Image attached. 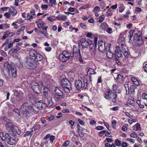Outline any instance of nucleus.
I'll return each instance as SVG.
<instances>
[{"label": "nucleus", "instance_id": "obj_1", "mask_svg": "<svg viewBox=\"0 0 147 147\" xmlns=\"http://www.w3.org/2000/svg\"><path fill=\"white\" fill-rule=\"evenodd\" d=\"M124 38H119L118 40L119 42L121 43L120 47L117 46L115 50L114 57V60L118 65L122 66L123 64L121 61L122 56L121 53L123 54L125 58H128L130 55V53L127 47L123 41Z\"/></svg>", "mask_w": 147, "mask_h": 147}, {"label": "nucleus", "instance_id": "obj_2", "mask_svg": "<svg viewBox=\"0 0 147 147\" xmlns=\"http://www.w3.org/2000/svg\"><path fill=\"white\" fill-rule=\"evenodd\" d=\"M75 86L78 91L80 90L81 89L83 90L87 88V86L89 87L92 86V84H89L88 79L84 78L83 80H78L75 82Z\"/></svg>", "mask_w": 147, "mask_h": 147}, {"label": "nucleus", "instance_id": "obj_3", "mask_svg": "<svg viewBox=\"0 0 147 147\" xmlns=\"http://www.w3.org/2000/svg\"><path fill=\"white\" fill-rule=\"evenodd\" d=\"M61 86L65 92L69 93L72 90V85L69 81L66 78L63 79L61 81Z\"/></svg>", "mask_w": 147, "mask_h": 147}, {"label": "nucleus", "instance_id": "obj_4", "mask_svg": "<svg viewBox=\"0 0 147 147\" xmlns=\"http://www.w3.org/2000/svg\"><path fill=\"white\" fill-rule=\"evenodd\" d=\"M0 137L2 140L5 141L10 145L15 144L16 142V140L10 136L7 133L4 134L3 132H0Z\"/></svg>", "mask_w": 147, "mask_h": 147}, {"label": "nucleus", "instance_id": "obj_5", "mask_svg": "<svg viewBox=\"0 0 147 147\" xmlns=\"http://www.w3.org/2000/svg\"><path fill=\"white\" fill-rule=\"evenodd\" d=\"M64 94L63 92L58 87L55 88L54 92L52 93V98L56 101L61 100L64 98Z\"/></svg>", "mask_w": 147, "mask_h": 147}, {"label": "nucleus", "instance_id": "obj_6", "mask_svg": "<svg viewBox=\"0 0 147 147\" xmlns=\"http://www.w3.org/2000/svg\"><path fill=\"white\" fill-rule=\"evenodd\" d=\"M45 86L46 85L42 82H40L38 84L35 81H33L31 83V87L36 94H39L41 93L42 87Z\"/></svg>", "mask_w": 147, "mask_h": 147}, {"label": "nucleus", "instance_id": "obj_7", "mask_svg": "<svg viewBox=\"0 0 147 147\" xmlns=\"http://www.w3.org/2000/svg\"><path fill=\"white\" fill-rule=\"evenodd\" d=\"M32 57H27L25 58V65L29 69H34L37 67L36 62Z\"/></svg>", "mask_w": 147, "mask_h": 147}, {"label": "nucleus", "instance_id": "obj_8", "mask_svg": "<svg viewBox=\"0 0 147 147\" xmlns=\"http://www.w3.org/2000/svg\"><path fill=\"white\" fill-rule=\"evenodd\" d=\"M5 68L7 69L9 72L10 71L12 76L16 78L17 76L16 68L13 63H9L8 62H5L4 64Z\"/></svg>", "mask_w": 147, "mask_h": 147}, {"label": "nucleus", "instance_id": "obj_9", "mask_svg": "<svg viewBox=\"0 0 147 147\" xmlns=\"http://www.w3.org/2000/svg\"><path fill=\"white\" fill-rule=\"evenodd\" d=\"M29 55L32 57H34L36 62L41 61L43 58V56L34 50H31L29 52Z\"/></svg>", "mask_w": 147, "mask_h": 147}, {"label": "nucleus", "instance_id": "obj_10", "mask_svg": "<svg viewBox=\"0 0 147 147\" xmlns=\"http://www.w3.org/2000/svg\"><path fill=\"white\" fill-rule=\"evenodd\" d=\"M97 39L95 38L94 43H92L91 40L89 41L90 43H89L88 46H89L90 51H92L91 52V53L93 55H95L96 51L95 49L97 47Z\"/></svg>", "mask_w": 147, "mask_h": 147}, {"label": "nucleus", "instance_id": "obj_11", "mask_svg": "<svg viewBox=\"0 0 147 147\" xmlns=\"http://www.w3.org/2000/svg\"><path fill=\"white\" fill-rule=\"evenodd\" d=\"M96 73L95 71L94 70L91 68H89L87 72V78H85L87 79L88 82H89V84H92V75L95 74Z\"/></svg>", "mask_w": 147, "mask_h": 147}, {"label": "nucleus", "instance_id": "obj_12", "mask_svg": "<svg viewBox=\"0 0 147 147\" xmlns=\"http://www.w3.org/2000/svg\"><path fill=\"white\" fill-rule=\"evenodd\" d=\"M134 40L135 41V42L138 45H140L143 42V40L142 38V37L139 35L137 33L134 34Z\"/></svg>", "mask_w": 147, "mask_h": 147}, {"label": "nucleus", "instance_id": "obj_13", "mask_svg": "<svg viewBox=\"0 0 147 147\" xmlns=\"http://www.w3.org/2000/svg\"><path fill=\"white\" fill-rule=\"evenodd\" d=\"M105 42L102 41H99L98 42V50L101 52H103L106 51Z\"/></svg>", "mask_w": 147, "mask_h": 147}, {"label": "nucleus", "instance_id": "obj_14", "mask_svg": "<svg viewBox=\"0 0 147 147\" xmlns=\"http://www.w3.org/2000/svg\"><path fill=\"white\" fill-rule=\"evenodd\" d=\"M90 40H87L85 38H82L81 39L79 43L81 44L83 48H87Z\"/></svg>", "mask_w": 147, "mask_h": 147}, {"label": "nucleus", "instance_id": "obj_15", "mask_svg": "<svg viewBox=\"0 0 147 147\" xmlns=\"http://www.w3.org/2000/svg\"><path fill=\"white\" fill-rule=\"evenodd\" d=\"M67 53L66 51H64L62 54H61L59 56V60L62 62H65L68 59Z\"/></svg>", "mask_w": 147, "mask_h": 147}, {"label": "nucleus", "instance_id": "obj_16", "mask_svg": "<svg viewBox=\"0 0 147 147\" xmlns=\"http://www.w3.org/2000/svg\"><path fill=\"white\" fill-rule=\"evenodd\" d=\"M12 131L10 133V134L13 136H15L17 134L18 135H20L21 133V131L18 129L17 127L14 126L12 129Z\"/></svg>", "mask_w": 147, "mask_h": 147}, {"label": "nucleus", "instance_id": "obj_17", "mask_svg": "<svg viewBox=\"0 0 147 147\" xmlns=\"http://www.w3.org/2000/svg\"><path fill=\"white\" fill-rule=\"evenodd\" d=\"M20 99L19 96L15 95H12L11 98V102L13 104H16L17 103Z\"/></svg>", "mask_w": 147, "mask_h": 147}, {"label": "nucleus", "instance_id": "obj_18", "mask_svg": "<svg viewBox=\"0 0 147 147\" xmlns=\"http://www.w3.org/2000/svg\"><path fill=\"white\" fill-rule=\"evenodd\" d=\"M5 126L6 129L10 133L15 125L11 122H9L6 123Z\"/></svg>", "mask_w": 147, "mask_h": 147}, {"label": "nucleus", "instance_id": "obj_19", "mask_svg": "<svg viewBox=\"0 0 147 147\" xmlns=\"http://www.w3.org/2000/svg\"><path fill=\"white\" fill-rule=\"evenodd\" d=\"M111 92L110 90H108L104 93L105 98L107 100H110L111 99Z\"/></svg>", "mask_w": 147, "mask_h": 147}, {"label": "nucleus", "instance_id": "obj_20", "mask_svg": "<svg viewBox=\"0 0 147 147\" xmlns=\"http://www.w3.org/2000/svg\"><path fill=\"white\" fill-rule=\"evenodd\" d=\"M12 16H15L17 13V11L15 9V8L12 6H11L9 10Z\"/></svg>", "mask_w": 147, "mask_h": 147}, {"label": "nucleus", "instance_id": "obj_21", "mask_svg": "<svg viewBox=\"0 0 147 147\" xmlns=\"http://www.w3.org/2000/svg\"><path fill=\"white\" fill-rule=\"evenodd\" d=\"M30 106L27 103L25 102L21 106L20 109H21L22 111H23V110H24V111L28 110H29V107Z\"/></svg>", "mask_w": 147, "mask_h": 147}, {"label": "nucleus", "instance_id": "obj_22", "mask_svg": "<svg viewBox=\"0 0 147 147\" xmlns=\"http://www.w3.org/2000/svg\"><path fill=\"white\" fill-rule=\"evenodd\" d=\"M131 80L134 84L136 86H139L140 85V81L138 79L134 77H131Z\"/></svg>", "mask_w": 147, "mask_h": 147}, {"label": "nucleus", "instance_id": "obj_23", "mask_svg": "<svg viewBox=\"0 0 147 147\" xmlns=\"http://www.w3.org/2000/svg\"><path fill=\"white\" fill-rule=\"evenodd\" d=\"M56 18L58 20L65 21L67 19V16L65 15H59Z\"/></svg>", "mask_w": 147, "mask_h": 147}, {"label": "nucleus", "instance_id": "obj_24", "mask_svg": "<svg viewBox=\"0 0 147 147\" xmlns=\"http://www.w3.org/2000/svg\"><path fill=\"white\" fill-rule=\"evenodd\" d=\"M123 76L121 74H117V77L115 79L116 81L119 83H121L123 82Z\"/></svg>", "mask_w": 147, "mask_h": 147}, {"label": "nucleus", "instance_id": "obj_25", "mask_svg": "<svg viewBox=\"0 0 147 147\" xmlns=\"http://www.w3.org/2000/svg\"><path fill=\"white\" fill-rule=\"evenodd\" d=\"M107 51L106 52L107 57L109 59L112 58L113 56V53L110 50L108 49V51Z\"/></svg>", "mask_w": 147, "mask_h": 147}, {"label": "nucleus", "instance_id": "obj_26", "mask_svg": "<svg viewBox=\"0 0 147 147\" xmlns=\"http://www.w3.org/2000/svg\"><path fill=\"white\" fill-rule=\"evenodd\" d=\"M22 111L23 112V117L27 118L30 117L31 116L28 110L24 111V110H23Z\"/></svg>", "mask_w": 147, "mask_h": 147}, {"label": "nucleus", "instance_id": "obj_27", "mask_svg": "<svg viewBox=\"0 0 147 147\" xmlns=\"http://www.w3.org/2000/svg\"><path fill=\"white\" fill-rule=\"evenodd\" d=\"M135 86L134 85H131L128 88V92L130 93L134 94L135 92L134 89Z\"/></svg>", "mask_w": 147, "mask_h": 147}, {"label": "nucleus", "instance_id": "obj_28", "mask_svg": "<svg viewBox=\"0 0 147 147\" xmlns=\"http://www.w3.org/2000/svg\"><path fill=\"white\" fill-rule=\"evenodd\" d=\"M20 49V48L18 47L17 48H13L11 49L9 52V54H11L12 53H14L15 52L18 51Z\"/></svg>", "mask_w": 147, "mask_h": 147}, {"label": "nucleus", "instance_id": "obj_29", "mask_svg": "<svg viewBox=\"0 0 147 147\" xmlns=\"http://www.w3.org/2000/svg\"><path fill=\"white\" fill-rule=\"evenodd\" d=\"M134 98H129L127 102V105L128 106L129 105H133L134 104Z\"/></svg>", "mask_w": 147, "mask_h": 147}, {"label": "nucleus", "instance_id": "obj_30", "mask_svg": "<svg viewBox=\"0 0 147 147\" xmlns=\"http://www.w3.org/2000/svg\"><path fill=\"white\" fill-rule=\"evenodd\" d=\"M113 88L115 93L119 94L121 92V90L118 89V87L116 84H114L113 85Z\"/></svg>", "mask_w": 147, "mask_h": 147}, {"label": "nucleus", "instance_id": "obj_31", "mask_svg": "<svg viewBox=\"0 0 147 147\" xmlns=\"http://www.w3.org/2000/svg\"><path fill=\"white\" fill-rule=\"evenodd\" d=\"M52 98H50V99L48 100V105H47V107L49 108L53 107L54 105H53V102L52 101Z\"/></svg>", "mask_w": 147, "mask_h": 147}, {"label": "nucleus", "instance_id": "obj_32", "mask_svg": "<svg viewBox=\"0 0 147 147\" xmlns=\"http://www.w3.org/2000/svg\"><path fill=\"white\" fill-rule=\"evenodd\" d=\"M134 31V30H131L129 32L128 34H127V35H128V37L129 38V41L131 40V38Z\"/></svg>", "mask_w": 147, "mask_h": 147}, {"label": "nucleus", "instance_id": "obj_33", "mask_svg": "<svg viewBox=\"0 0 147 147\" xmlns=\"http://www.w3.org/2000/svg\"><path fill=\"white\" fill-rule=\"evenodd\" d=\"M43 102V101L42 100H40L37 102H36L35 105L40 110V107H41L42 105V103Z\"/></svg>", "mask_w": 147, "mask_h": 147}, {"label": "nucleus", "instance_id": "obj_34", "mask_svg": "<svg viewBox=\"0 0 147 147\" xmlns=\"http://www.w3.org/2000/svg\"><path fill=\"white\" fill-rule=\"evenodd\" d=\"M49 5L51 7H53L54 5H56V0H49Z\"/></svg>", "mask_w": 147, "mask_h": 147}, {"label": "nucleus", "instance_id": "obj_35", "mask_svg": "<svg viewBox=\"0 0 147 147\" xmlns=\"http://www.w3.org/2000/svg\"><path fill=\"white\" fill-rule=\"evenodd\" d=\"M41 127V125L40 124H34L32 129H34V130H37L40 129Z\"/></svg>", "mask_w": 147, "mask_h": 147}, {"label": "nucleus", "instance_id": "obj_36", "mask_svg": "<svg viewBox=\"0 0 147 147\" xmlns=\"http://www.w3.org/2000/svg\"><path fill=\"white\" fill-rule=\"evenodd\" d=\"M101 27L102 30H105L108 27V26L107 23H103L101 24Z\"/></svg>", "mask_w": 147, "mask_h": 147}, {"label": "nucleus", "instance_id": "obj_37", "mask_svg": "<svg viewBox=\"0 0 147 147\" xmlns=\"http://www.w3.org/2000/svg\"><path fill=\"white\" fill-rule=\"evenodd\" d=\"M115 143L116 146H119L121 144V141L118 139H116L115 140Z\"/></svg>", "mask_w": 147, "mask_h": 147}, {"label": "nucleus", "instance_id": "obj_38", "mask_svg": "<svg viewBox=\"0 0 147 147\" xmlns=\"http://www.w3.org/2000/svg\"><path fill=\"white\" fill-rule=\"evenodd\" d=\"M91 5H90L86 4V5H83L80 7V9H86V8H90Z\"/></svg>", "mask_w": 147, "mask_h": 147}, {"label": "nucleus", "instance_id": "obj_39", "mask_svg": "<svg viewBox=\"0 0 147 147\" xmlns=\"http://www.w3.org/2000/svg\"><path fill=\"white\" fill-rule=\"evenodd\" d=\"M117 96V95L116 94H113V98L112 100V102L114 103H115L116 102L117 100H116V98Z\"/></svg>", "mask_w": 147, "mask_h": 147}, {"label": "nucleus", "instance_id": "obj_40", "mask_svg": "<svg viewBox=\"0 0 147 147\" xmlns=\"http://www.w3.org/2000/svg\"><path fill=\"white\" fill-rule=\"evenodd\" d=\"M105 16L104 15H102L101 16L99 17V19L98 22L99 23H101L104 20Z\"/></svg>", "mask_w": 147, "mask_h": 147}, {"label": "nucleus", "instance_id": "obj_41", "mask_svg": "<svg viewBox=\"0 0 147 147\" xmlns=\"http://www.w3.org/2000/svg\"><path fill=\"white\" fill-rule=\"evenodd\" d=\"M29 110H30L31 111H32L34 113H37L39 111L38 110H35L31 106L29 107Z\"/></svg>", "mask_w": 147, "mask_h": 147}, {"label": "nucleus", "instance_id": "obj_42", "mask_svg": "<svg viewBox=\"0 0 147 147\" xmlns=\"http://www.w3.org/2000/svg\"><path fill=\"white\" fill-rule=\"evenodd\" d=\"M73 48V52L74 53H76L78 52V51H79V49L77 48L76 45H74Z\"/></svg>", "mask_w": 147, "mask_h": 147}, {"label": "nucleus", "instance_id": "obj_43", "mask_svg": "<svg viewBox=\"0 0 147 147\" xmlns=\"http://www.w3.org/2000/svg\"><path fill=\"white\" fill-rule=\"evenodd\" d=\"M66 52H67V56L68 57V59H69L70 57H72L74 56V53H69L68 51H66Z\"/></svg>", "mask_w": 147, "mask_h": 147}, {"label": "nucleus", "instance_id": "obj_44", "mask_svg": "<svg viewBox=\"0 0 147 147\" xmlns=\"http://www.w3.org/2000/svg\"><path fill=\"white\" fill-rule=\"evenodd\" d=\"M132 133L130 135V137L133 138H137V135L136 134V132L134 131H133Z\"/></svg>", "mask_w": 147, "mask_h": 147}, {"label": "nucleus", "instance_id": "obj_45", "mask_svg": "<svg viewBox=\"0 0 147 147\" xmlns=\"http://www.w3.org/2000/svg\"><path fill=\"white\" fill-rule=\"evenodd\" d=\"M80 26L81 28L84 29H85L87 28V26L84 24L82 23H80Z\"/></svg>", "mask_w": 147, "mask_h": 147}, {"label": "nucleus", "instance_id": "obj_46", "mask_svg": "<svg viewBox=\"0 0 147 147\" xmlns=\"http://www.w3.org/2000/svg\"><path fill=\"white\" fill-rule=\"evenodd\" d=\"M27 19L28 20H32L33 18V16L31 15V14L30 13H28L27 15Z\"/></svg>", "mask_w": 147, "mask_h": 147}, {"label": "nucleus", "instance_id": "obj_47", "mask_svg": "<svg viewBox=\"0 0 147 147\" xmlns=\"http://www.w3.org/2000/svg\"><path fill=\"white\" fill-rule=\"evenodd\" d=\"M106 131L105 130H104L99 132V136L100 137H102L103 134L106 133Z\"/></svg>", "mask_w": 147, "mask_h": 147}, {"label": "nucleus", "instance_id": "obj_48", "mask_svg": "<svg viewBox=\"0 0 147 147\" xmlns=\"http://www.w3.org/2000/svg\"><path fill=\"white\" fill-rule=\"evenodd\" d=\"M47 106V104L43 103V102L42 103L41 106L40 107V110L44 109Z\"/></svg>", "mask_w": 147, "mask_h": 147}, {"label": "nucleus", "instance_id": "obj_49", "mask_svg": "<svg viewBox=\"0 0 147 147\" xmlns=\"http://www.w3.org/2000/svg\"><path fill=\"white\" fill-rule=\"evenodd\" d=\"M11 14L9 12L5 13L4 14V16H6L7 18H9L11 16Z\"/></svg>", "mask_w": 147, "mask_h": 147}, {"label": "nucleus", "instance_id": "obj_50", "mask_svg": "<svg viewBox=\"0 0 147 147\" xmlns=\"http://www.w3.org/2000/svg\"><path fill=\"white\" fill-rule=\"evenodd\" d=\"M69 141L66 140L64 142V143L62 145V146L64 147L67 146L69 144Z\"/></svg>", "mask_w": 147, "mask_h": 147}, {"label": "nucleus", "instance_id": "obj_51", "mask_svg": "<svg viewBox=\"0 0 147 147\" xmlns=\"http://www.w3.org/2000/svg\"><path fill=\"white\" fill-rule=\"evenodd\" d=\"M13 111L17 113L19 115H20V112L19 111V110L17 108H16L14 109L13 110Z\"/></svg>", "mask_w": 147, "mask_h": 147}, {"label": "nucleus", "instance_id": "obj_52", "mask_svg": "<svg viewBox=\"0 0 147 147\" xmlns=\"http://www.w3.org/2000/svg\"><path fill=\"white\" fill-rule=\"evenodd\" d=\"M142 98L144 100H147V94L143 93L142 95Z\"/></svg>", "mask_w": 147, "mask_h": 147}, {"label": "nucleus", "instance_id": "obj_53", "mask_svg": "<svg viewBox=\"0 0 147 147\" xmlns=\"http://www.w3.org/2000/svg\"><path fill=\"white\" fill-rule=\"evenodd\" d=\"M78 132L79 136L81 137H83L84 136V133L82 132V131L80 130V131H78Z\"/></svg>", "mask_w": 147, "mask_h": 147}, {"label": "nucleus", "instance_id": "obj_54", "mask_svg": "<svg viewBox=\"0 0 147 147\" xmlns=\"http://www.w3.org/2000/svg\"><path fill=\"white\" fill-rule=\"evenodd\" d=\"M100 9V7L99 6H96L94 8L92 11L93 12H94L95 11H97L99 10Z\"/></svg>", "mask_w": 147, "mask_h": 147}, {"label": "nucleus", "instance_id": "obj_55", "mask_svg": "<svg viewBox=\"0 0 147 147\" xmlns=\"http://www.w3.org/2000/svg\"><path fill=\"white\" fill-rule=\"evenodd\" d=\"M104 127L102 126H97L96 128L95 129L98 130H100L102 129H103Z\"/></svg>", "mask_w": 147, "mask_h": 147}, {"label": "nucleus", "instance_id": "obj_56", "mask_svg": "<svg viewBox=\"0 0 147 147\" xmlns=\"http://www.w3.org/2000/svg\"><path fill=\"white\" fill-rule=\"evenodd\" d=\"M42 9H46L48 8V6L47 5H42L41 7Z\"/></svg>", "mask_w": 147, "mask_h": 147}, {"label": "nucleus", "instance_id": "obj_57", "mask_svg": "<svg viewBox=\"0 0 147 147\" xmlns=\"http://www.w3.org/2000/svg\"><path fill=\"white\" fill-rule=\"evenodd\" d=\"M3 28H9L10 27L9 24H3Z\"/></svg>", "mask_w": 147, "mask_h": 147}, {"label": "nucleus", "instance_id": "obj_58", "mask_svg": "<svg viewBox=\"0 0 147 147\" xmlns=\"http://www.w3.org/2000/svg\"><path fill=\"white\" fill-rule=\"evenodd\" d=\"M122 147H127V144L126 142H123L121 144Z\"/></svg>", "mask_w": 147, "mask_h": 147}, {"label": "nucleus", "instance_id": "obj_59", "mask_svg": "<svg viewBox=\"0 0 147 147\" xmlns=\"http://www.w3.org/2000/svg\"><path fill=\"white\" fill-rule=\"evenodd\" d=\"M55 136H51L50 137V140L52 142H53L55 139Z\"/></svg>", "mask_w": 147, "mask_h": 147}, {"label": "nucleus", "instance_id": "obj_60", "mask_svg": "<svg viewBox=\"0 0 147 147\" xmlns=\"http://www.w3.org/2000/svg\"><path fill=\"white\" fill-rule=\"evenodd\" d=\"M100 6L102 9H103L106 6L104 2H102L100 3Z\"/></svg>", "mask_w": 147, "mask_h": 147}, {"label": "nucleus", "instance_id": "obj_61", "mask_svg": "<svg viewBox=\"0 0 147 147\" xmlns=\"http://www.w3.org/2000/svg\"><path fill=\"white\" fill-rule=\"evenodd\" d=\"M126 140L129 141L130 142H132L133 143H134L135 142V140L134 139H133L131 138H127Z\"/></svg>", "mask_w": 147, "mask_h": 147}, {"label": "nucleus", "instance_id": "obj_62", "mask_svg": "<svg viewBox=\"0 0 147 147\" xmlns=\"http://www.w3.org/2000/svg\"><path fill=\"white\" fill-rule=\"evenodd\" d=\"M45 50L47 52L50 51L51 50V48L50 47H47L45 48Z\"/></svg>", "mask_w": 147, "mask_h": 147}, {"label": "nucleus", "instance_id": "obj_63", "mask_svg": "<svg viewBox=\"0 0 147 147\" xmlns=\"http://www.w3.org/2000/svg\"><path fill=\"white\" fill-rule=\"evenodd\" d=\"M106 31L109 34H111L112 32V30L111 28H109L106 30Z\"/></svg>", "mask_w": 147, "mask_h": 147}, {"label": "nucleus", "instance_id": "obj_64", "mask_svg": "<svg viewBox=\"0 0 147 147\" xmlns=\"http://www.w3.org/2000/svg\"><path fill=\"white\" fill-rule=\"evenodd\" d=\"M46 120L44 117H42L41 119V121L42 124H44L46 122Z\"/></svg>", "mask_w": 147, "mask_h": 147}]
</instances>
